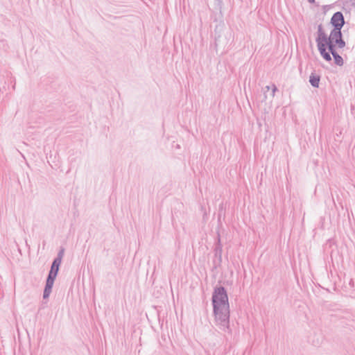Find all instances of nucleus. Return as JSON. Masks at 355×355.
Masks as SVG:
<instances>
[{
  "label": "nucleus",
  "mask_w": 355,
  "mask_h": 355,
  "mask_svg": "<svg viewBox=\"0 0 355 355\" xmlns=\"http://www.w3.org/2000/svg\"><path fill=\"white\" fill-rule=\"evenodd\" d=\"M59 267L60 266H58L51 264V269L46 279V285L43 293L44 299H47L51 293L54 281L59 271Z\"/></svg>",
  "instance_id": "obj_2"
},
{
  "label": "nucleus",
  "mask_w": 355,
  "mask_h": 355,
  "mask_svg": "<svg viewBox=\"0 0 355 355\" xmlns=\"http://www.w3.org/2000/svg\"><path fill=\"white\" fill-rule=\"evenodd\" d=\"M333 58H334V63L338 65V66H343V64H344V61H343V58L337 53H334L333 55H332Z\"/></svg>",
  "instance_id": "obj_10"
},
{
  "label": "nucleus",
  "mask_w": 355,
  "mask_h": 355,
  "mask_svg": "<svg viewBox=\"0 0 355 355\" xmlns=\"http://www.w3.org/2000/svg\"><path fill=\"white\" fill-rule=\"evenodd\" d=\"M214 322L218 328L229 335H232L230 327V304L228 296L223 286L216 287L211 297Z\"/></svg>",
  "instance_id": "obj_1"
},
{
  "label": "nucleus",
  "mask_w": 355,
  "mask_h": 355,
  "mask_svg": "<svg viewBox=\"0 0 355 355\" xmlns=\"http://www.w3.org/2000/svg\"><path fill=\"white\" fill-rule=\"evenodd\" d=\"M320 80V76L313 73L309 76V83L313 87H318Z\"/></svg>",
  "instance_id": "obj_9"
},
{
  "label": "nucleus",
  "mask_w": 355,
  "mask_h": 355,
  "mask_svg": "<svg viewBox=\"0 0 355 355\" xmlns=\"http://www.w3.org/2000/svg\"><path fill=\"white\" fill-rule=\"evenodd\" d=\"M320 55L323 58L324 60H325L327 62H330L331 60V55H333L334 53H337L336 51V43H334L333 42L329 41L327 44H324V53L326 54H324L323 51H319Z\"/></svg>",
  "instance_id": "obj_5"
},
{
  "label": "nucleus",
  "mask_w": 355,
  "mask_h": 355,
  "mask_svg": "<svg viewBox=\"0 0 355 355\" xmlns=\"http://www.w3.org/2000/svg\"><path fill=\"white\" fill-rule=\"evenodd\" d=\"M331 24L334 26V28L341 29L345 24L344 17L342 12H335L331 19Z\"/></svg>",
  "instance_id": "obj_6"
},
{
  "label": "nucleus",
  "mask_w": 355,
  "mask_h": 355,
  "mask_svg": "<svg viewBox=\"0 0 355 355\" xmlns=\"http://www.w3.org/2000/svg\"><path fill=\"white\" fill-rule=\"evenodd\" d=\"M329 41H330L329 35H327L324 32L322 24H319L318 26L317 37L315 38L318 51L324 52V44H327ZM323 53L326 54L325 53Z\"/></svg>",
  "instance_id": "obj_3"
},
{
  "label": "nucleus",
  "mask_w": 355,
  "mask_h": 355,
  "mask_svg": "<svg viewBox=\"0 0 355 355\" xmlns=\"http://www.w3.org/2000/svg\"><path fill=\"white\" fill-rule=\"evenodd\" d=\"M336 44L339 49H343L346 45L345 42L343 40V37L339 38V40H338L336 42Z\"/></svg>",
  "instance_id": "obj_12"
},
{
  "label": "nucleus",
  "mask_w": 355,
  "mask_h": 355,
  "mask_svg": "<svg viewBox=\"0 0 355 355\" xmlns=\"http://www.w3.org/2000/svg\"><path fill=\"white\" fill-rule=\"evenodd\" d=\"M309 3H315V0H308Z\"/></svg>",
  "instance_id": "obj_16"
},
{
  "label": "nucleus",
  "mask_w": 355,
  "mask_h": 355,
  "mask_svg": "<svg viewBox=\"0 0 355 355\" xmlns=\"http://www.w3.org/2000/svg\"><path fill=\"white\" fill-rule=\"evenodd\" d=\"M343 4L349 9H355V0H343Z\"/></svg>",
  "instance_id": "obj_11"
},
{
  "label": "nucleus",
  "mask_w": 355,
  "mask_h": 355,
  "mask_svg": "<svg viewBox=\"0 0 355 355\" xmlns=\"http://www.w3.org/2000/svg\"><path fill=\"white\" fill-rule=\"evenodd\" d=\"M272 96H275V92H276V91H277V88L275 85H272Z\"/></svg>",
  "instance_id": "obj_15"
},
{
  "label": "nucleus",
  "mask_w": 355,
  "mask_h": 355,
  "mask_svg": "<svg viewBox=\"0 0 355 355\" xmlns=\"http://www.w3.org/2000/svg\"><path fill=\"white\" fill-rule=\"evenodd\" d=\"M266 88L267 89V90H269L270 89V86H266Z\"/></svg>",
  "instance_id": "obj_17"
},
{
  "label": "nucleus",
  "mask_w": 355,
  "mask_h": 355,
  "mask_svg": "<svg viewBox=\"0 0 355 355\" xmlns=\"http://www.w3.org/2000/svg\"><path fill=\"white\" fill-rule=\"evenodd\" d=\"M329 41H330L329 35H327L324 32L322 24H319L318 26L317 37L315 38L318 51L324 52V44H327ZM323 53L326 54L325 53Z\"/></svg>",
  "instance_id": "obj_4"
},
{
  "label": "nucleus",
  "mask_w": 355,
  "mask_h": 355,
  "mask_svg": "<svg viewBox=\"0 0 355 355\" xmlns=\"http://www.w3.org/2000/svg\"><path fill=\"white\" fill-rule=\"evenodd\" d=\"M61 262H62V259L56 257V258H55V259L53 260L52 264L60 266L61 264Z\"/></svg>",
  "instance_id": "obj_13"
},
{
  "label": "nucleus",
  "mask_w": 355,
  "mask_h": 355,
  "mask_svg": "<svg viewBox=\"0 0 355 355\" xmlns=\"http://www.w3.org/2000/svg\"><path fill=\"white\" fill-rule=\"evenodd\" d=\"M222 252H223V247H222V244L220 243V235L218 234L217 242H216L215 248H214V253H215V256L216 257H218L219 259H221Z\"/></svg>",
  "instance_id": "obj_8"
},
{
  "label": "nucleus",
  "mask_w": 355,
  "mask_h": 355,
  "mask_svg": "<svg viewBox=\"0 0 355 355\" xmlns=\"http://www.w3.org/2000/svg\"><path fill=\"white\" fill-rule=\"evenodd\" d=\"M331 42L336 43L339 38L343 37L341 29L333 28L329 35Z\"/></svg>",
  "instance_id": "obj_7"
},
{
  "label": "nucleus",
  "mask_w": 355,
  "mask_h": 355,
  "mask_svg": "<svg viewBox=\"0 0 355 355\" xmlns=\"http://www.w3.org/2000/svg\"><path fill=\"white\" fill-rule=\"evenodd\" d=\"M64 248H61L60 250V251L58 252V253L57 257H60V259H62L63 256H64Z\"/></svg>",
  "instance_id": "obj_14"
}]
</instances>
